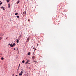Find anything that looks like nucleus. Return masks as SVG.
Returning <instances> with one entry per match:
<instances>
[{"label":"nucleus","instance_id":"7ed1b4c3","mask_svg":"<svg viewBox=\"0 0 76 76\" xmlns=\"http://www.w3.org/2000/svg\"><path fill=\"white\" fill-rule=\"evenodd\" d=\"M9 45H10V47H13V44H12V43L11 44H9Z\"/></svg>","mask_w":76,"mask_h":76},{"label":"nucleus","instance_id":"e433bc0d","mask_svg":"<svg viewBox=\"0 0 76 76\" xmlns=\"http://www.w3.org/2000/svg\"><path fill=\"white\" fill-rule=\"evenodd\" d=\"M0 3H1V1H0Z\"/></svg>","mask_w":76,"mask_h":76},{"label":"nucleus","instance_id":"2eb2a0df","mask_svg":"<svg viewBox=\"0 0 76 76\" xmlns=\"http://www.w3.org/2000/svg\"><path fill=\"white\" fill-rule=\"evenodd\" d=\"M17 18H18V19H19V15L17 16Z\"/></svg>","mask_w":76,"mask_h":76},{"label":"nucleus","instance_id":"a211bd4d","mask_svg":"<svg viewBox=\"0 0 76 76\" xmlns=\"http://www.w3.org/2000/svg\"><path fill=\"white\" fill-rule=\"evenodd\" d=\"M2 38H3V37H0V39H1Z\"/></svg>","mask_w":76,"mask_h":76},{"label":"nucleus","instance_id":"ea45409f","mask_svg":"<svg viewBox=\"0 0 76 76\" xmlns=\"http://www.w3.org/2000/svg\"><path fill=\"white\" fill-rule=\"evenodd\" d=\"M0 40H1V39H0Z\"/></svg>","mask_w":76,"mask_h":76},{"label":"nucleus","instance_id":"9b49d317","mask_svg":"<svg viewBox=\"0 0 76 76\" xmlns=\"http://www.w3.org/2000/svg\"><path fill=\"white\" fill-rule=\"evenodd\" d=\"M28 56H30V55H31V53H30V52H29L28 53Z\"/></svg>","mask_w":76,"mask_h":76},{"label":"nucleus","instance_id":"4468645a","mask_svg":"<svg viewBox=\"0 0 76 76\" xmlns=\"http://www.w3.org/2000/svg\"><path fill=\"white\" fill-rule=\"evenodd\" d=\"M22 62L23 63H25V61L24 60Z\"/></svg>","mask_w":76,"mask_h":76},{"label":"nucleus","instance_id":"c85d7f7f","mask_svg":"<svg viewBox=\"0 0 76 76\" xmlns=\"http://www.w3.org/2000/svg\"><path fill=\"white\" fill-rule=\"evenodd\" d=\"M33 54L34 55V52L33 53Z\"/></svg>","mask_w":76,"mask_h":76},{"label":"nucleus","instance_id":"ddd939ff","mask_svg":"<svg viewBox=\"0 0 76 76\" xmlns=\"http://www.w3.org/2000/svg\"><path fill=\"white\" fill-rule=\"evenodd\" d=\"M1 60H4V58H3V57H2L1 58Z\"/></svg>","mask_w":76,"mask_h":76},{"label":"nucleus","instance_id":"9d476101","mask_svg":"<svg viewBox=\"0 0 76 76\" xmlns=\"http://www.w3.org/2000/svg\"><path fill=\"white\" fill-rule=\"evenodd\" d=\"M8 7L9 8H10V4H8Z\"/></svg>","mask_w":76,"mask_h":76},{"label":"nucleus","instance_id":"1a4fd4ad","mask_svg":"<svg viewBox=\"0 0 76 76\" xmlns=\"http://www.w3.org/2000/svg\"><path fill=\"white\" fill-rule=\"evenodd\" d=\"M19 76H21V75H22V73H21V72H20V73H19Z\"/></svg>","mask_w":76,"mask_h":76},{"label":"nucleus","instance_id":"4c0bfd02","mask_svg":"<svg viewBox=\"0 0 76 76\" xmlns=\"http://www.w3.org/2000/svg\"><path fill=\"white\" fill-rule=\"evenodd\" d=\"M3 35H2V36H3Z\"/></svg>","mask_w":76,"mask_h":76},{"label":"nucleus","instance_id":"f8f14e48","mask_svg":"<svg viewBox=\"0 0 76 76\" xmlns=\"http://www.w3.org/2000/svg\"><path fill=\"white\" fill-rule=\"evenodd\" d=\"M10 1V0H7V3H9Z\"/></svg>","mask_w":76,"mask_h":76},{"label":"nucleus","instance_id":"393cba45","mask_svg":"<svg viewBox=\"0 0 76 76\" xmlns=\"http://www.w3.org/2000/svg\"><path fill=\"white\" fill-rule=\"evenodd\" d=\"M34 62H35V63H36V62H37L36 61H34Z\"/></svg>","mask_w":76,"mask_h":76},{"label":"nucleus","instance_id":"c756f323","mask_svg":"<svg viewBox=\"0 0 76 76\" xmlns=\"http://www.w3.org/2000/svg\"><path fill=\"white\" fill-rule=\"evenodd\" d=\"M1 37V34H0V37Z\"/></svg>","mask_w":76,"mask_h":76},{"label":"nucleus","instance_id":"4be33fe9","mask_svg":"<svg viewBox=\"0 0 76 76\" xmlns=\"http://www.w3.org/2000/svg\"><path fill=\"white\" fill-rule=\"evenodd\" d=\"M2 9L3 10H4V7H3V8H2Z\"/></svg>","mask_w":76,"mask_h":76},{"label":"nucleus","instance_id":"0eeeda50","mask_svg":"<svg viewBox=\"0 0 76 76\" xmlns=\"http://www.w3.org/2000/svg\"><path fill=\"white\" fill-rule=\"evenodd\" d=\"M19 2H20V1L19 0H18L17 1V4H19Z\"/></svg>","mask_w":76,"mask_h":76},{"label":"nucleus","instance_id":"bb28decb","mask_svg":"<svg viewBox=\"0 0 76 76\" xmlns=\"http://www.w3.org/2000/svg\"><path fill=\"white\" fill-rule=\"evenodd\" d=\"M15 50V48L14 49V50Z\"/></svg>","mask_w":76,"mask_h":76},{"label":"nucleus","instance_id":"cd10ccee","mask_svg":"<svg viewBox=\"0 0 76 76\" xmlns=\"http://www.w3.org/2000/svg\"><path fill=\"white\" fill-rule=\"evenodd\" d=\"M6 39H7V37L6 38Z\"/></svg>","mask_w":76,"mask_h":76},{"label":"nucleus","instance_id":"6ab92c4d","mask_svg":"<svg viewBox=\"0 0 76 76\" xmlns=\"http://www.w3.org/2000/svg\"><path fill=\"white\" fill-rule=\"evenodd\" d=\"M28 62H27H27H26V64H28Z\"/></svg>","mask_w":76,"mask_h":76},{"label":"nucleus","instance_id":"f3484780","mask_svg":"<svg viewBox=\"0 0 76 76\" xmlns=\"http://www.w3.org/2000/svg\"><path fill=\"white\" fill-rule=\"evenodd\" d=\"M28 22H30V19H28Z\"/></svg>","mask_w":76,"mask_h":76},{"label":"nucleus","instance_id":"473e14b6","mask_svg":"<svg viewBox=\"0 0 76 76\" xmlns=\"http://www.w3.org/2000/svg\"><path fill=\"white\" fill-rule=\"evenodd\" d=\"M18 69H19V68H18Z\"/></svg>","mask_w":76,"mask_h":76},{"label":"nucleus","instance_id":"72a5a7b5","mask_svg":"<svg viewBox=\"0 0 76 76\" xmlns=\"http://www.w3.org/2000/svg\"><path fill=\"white\" fill-rule=\"evenodd\" d=\"M1 55V54H0V56Z\"/></svg>","mask_w":76,"mask_h":76},{"label":"nucleus","instance_id":"f257e3e1","mask_svg":"<svg viewBox=\"0 0 76 76\" xmlns=\"http://www.w3.org/2000/svg\"><path fill=\"white\" fill-rule=\"evenodd\" d=\"M23 16H25V15H26V12H25V11H23Z\"/></svg>","mask_w":76,"mask_h":76},{"label":"nucleus","instance_id":"dca6fc26","mask_svg":"<svg viewBox=\"0 0 76 76\" xmlns=\"http://www.w3.org/2000/svg\"><path fill=\"white\" fill-rule=\"evenodd\" d=\"M18 15V13H15V15Z\"/></svg>","mask_w":76,"mask_h":76},{"label":"nucleus","instance_id":"39448f33","mask_svg":"<svg viewBox=\"0 0 76 76\" xmlns=\"http://www.w3.org/2000/svg\"><path fill=\"white\" fill-rule=\"evenodd\" d=\"M29 37H28L27 38V42H29Z\"/></svg>","mask_w":76,"mask_h":76},{"label":"nucleus","instance_id":"20e7f679","mask_svg":"<svg viewBox=\"0 0 76 76\" xmlns=\"http://www.w3.org/2000/svg\"><path fill=\"white\" fill-rule=\"evenodd\" d=\"M35 58V56H33L32 57V58L33 60H34Z\"/></svg>","mask_w":76,"mask_h":76},{"label":"nucleus","instance_id":"5701e85b","mask_svg":"<svg viewBox=\"0 0 76 76\" xmlns=\"http://www.w3.org/2000/svg\"><path fill=\"white\" fill-rule=\"evenodd\" d=\"M29 60H27V62H28V63L29 62Z\"/></svg>","mask_w":76,"mask_h":76},{"label":"nucleus","instance_id":"423d86ee","mask_svg":"<svg viewBox=\"0 0 76 76\" xmlns=\"http://www.w3.org/2000/svg\"><path fill=\"white\" fill-rule=\"evenodd\" d=\"M23 72H24V70H23V69H22L21 73L22 74L23 73Z\"/></svg>","mask_w":76,"mask_h":76},{"label":"nucleus","instance_id":"aec40b11","mask_svg":"<svg viewBox=\"0 0 76 76\" xmlns=\"http://www.w3.org/2000/svg\"><path fill=\"white\" fill-rule=\"evenodd\" d=\"M20 64H19V66H18V69H19V67H20Z\"/></svg>","mask_w":76,"mask_h":76},{"label":"nucleus","instance_id":"f03ea898","mask_svg":"<svg viewBox=\"0 0 76 76\" xmlns=\"http://www.w3.org/2000/svg\"><path fill=\"white\" fill-rule=\"evenodd\" d=\"M20 40V39H19V37L18 38V39L17 40V43H19V41Z\"/></svg>","mask_w":76,"mask_h":76},{"label":"nucleus","instance_id":"c9c22d12","mask_svg":"<svg viewBox=\"0 0 76 76\" xmlns=\"http://www.w3.org/2000/svg\"><path fill=\"white\" fill-rule=\"evenodd\" d=\"M15 76H18V75H16Z\"/></svg>","mask_w":76,"mask_h":76},{"label":"nucleus","instance_id":"7c9ffc66","mask_svg":"<svg viewBox=\"0 0 76 76\" xmlns=\"http://www.w3.org/2000/svg\"><path fill=\"white\" fill-rule=\"evenodd\" d=\"M34 50H36V49L35 48Z\"/></svg>","mask_w":76,"mask_h":76},{"label":"nucleus","instance_id":"2f4dec72","mask_svg":"<svg viewBox=\"0 0 76 76\" xmlns=\"http://www.w3.org/2000/svg\"><path fill=\"white\" fill-rule=\"evenodd\" d=\"M34 48H33V49H34Z\"/></svg>","mask_w":76,"mask_h":76},{"label":"nucleus","instance_id":"58836bf2","mask_svg":"<svg viewBox=\"0 0 76 76\" xmlns=\"http://www.w3.org/2000/svg\"><path fill=\"white\" fill-rule=\"evenodd\" d=\"M27 76H28V75H27Z\"/></svg>","mask_w":76,"mask_h":76},{"label":"nucleus","instance_id":"a878e982","mask_svg":"<svg viewBox=\"0 0 76 76\" xmlns=\"http://www.w3.org/2000/svg\"><path fill=\"white\" fill-rule=\"evenodd\" d=\"M12 76H14V74H12Z\"/></svg>","mask_w":76,"mask_h":76},{"label":"nucleus","instance_id":"f704fd0d","mask_svg":"<svg viewBox=\"0 0 76 76\" xmlns=\"http://www.w3.org/2000/svg\"><path fill=\"white\" fill-rule=\"evenodd\" d=\"M28 64H29V63H28Z\"/></svg>","mask_w":76,"mask_h":76},{"label":"nucleus","instance_id":"412c9836","mask_svg":"<svg viewBox=\"0 0 76 76\" xmlns=\"http://www.w3.org/2000/svg\"><path fill=\"white\" fill-rule=\"evenodd\" d=\"M3 7H1V9H3Z\"/></svg>","mask_w":76,"mask_h":76},{"label":"nucleus","instance_id":"b1692460","mask_svg":"<svg viewBox=\"0 0 76 76\" xmlns=\"http://www.w3.org/2000/svg\"><path fill=\"white\" fill-rule=\"evenodd\" d=\"M2 4V2H1L0 3V5H1V4Z\"/></svg>","mask_w":76,"mask_h":76},{"label":"nucleus","instance_id":"6e6552de","mask_svg":"<svg viewBox=\"0 0 76 76\" xmlns=\"http://www.w3.org/2000/svg\"><path fill=\"white\" fill-rule=\"evenodd\" d=\"M15 45H16V44H15V43H14L13 45H12V46L13 47V46H15Z\"/></svg>","mask_w":76,"mask_h":76}]
</instances>
